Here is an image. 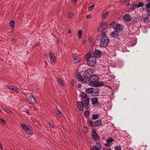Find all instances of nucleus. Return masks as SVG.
<instances>
[{
    "label": "nucleus",
    "instance_id": "nucleus-58",
    "mask_svg": "<svg viewBox=\"0 0 150 150\" xmlns=\"http://www.w3.org/2000/svg\"><path fill=\"white\" fill-rule=\"evenodd\" d=\"M61 47H59L58 48V49L59 50H61Z\"/></svg>",
    "mask_w": 150,
    "mask_h": 150
},
{
    "label": "nucleus",
    "instance_id": "nucleus-29",
    "mask_svg": "<svg viewBox=\"0 0 150 150\" xmlns=\"http://www.w3.org/2000/svg\"><path fill=\"white\" fill-rule=\"evenodd\" d=\"M10 26L12 28H13L14 27L15 25V22L13 21H11L10 22Z\"/></svg>",
    "mask_w": 150,
    "mask_h": 150
},
{
    "label": "nucleus",
    "instance_id": "nucleus-57",
    "mask_svg": "<svg viewBox=\"0 0 150 150\" xmlns=\"http://www.w3.org/2000/svg\"><path fill=\"white\" fill-rule=\"evenodd\" d=\"M78 0H73L74 2H75L77 1Z\"/></svg>",
    "mask_w": 150,
    "mask_h": 150
},
{
    "label": "nucleus",
    "instance_id": "nucleus-47",
    "mask_svg": "<svg viewBox=\"0 0 150 150\" xmlns=\"http://www.w3.org/2000/svg\"><path fill=\"white\" fill-rule=\"evenodd\" d=\"M92 17V15L91 14H89L88 15H87L86 16L87 18H90Z\"/></svg>",
    "mask_w": 150,
    "mask_h": 150
},
{
    "label": "nucleus",
    "instance_id": "nucleus-49",
    "mask_svg": "<svg viewBox=\"0 0 150 150\" xmlns=\"http://www.w3.org/2000/svg\"><path fill=\"white\" fill-rule=\"evenodd\" d=\"M0 150H3L2 145L1 143H0Z\"/></svg>",
    "mask_w": 150,
    "mask_h": 150
},
{
    "label": "nucleus",
    "instance_id": "nucleus-21",
    "mask_svg": "<svg viewBox=\"0 0 150 150\" xmlns=\"http://www.w3.org/2000/svg\"><path fill=\"white\" fill-rule=\"evenodd\" d=\"M91 102L92 104L94 105L97 104L98 102L97 98H93L91 99Z\"/></svg>",
    "mask_w": 150,
    "mask_h": 150
},
{
    "label": "nucleus",
    "instance_id": "nucleus-10",
    "mask_svg": "<svg viewBox=\"0 0 150 150\" xmlns=\"http://www.w3.org/2000/svg\"><path fill=\"white\" fill-rule=\"evenodd\" d=\"M77 106L78 108L81 111H83V107L82 103L81 101H79L77 103Z\"/></svg>",
    "mask_w": 150,
    "mask_h": 150
},
{
    "label": "nucleus",
    "instance_id": "nucleus-19",
    "mask_svg": "<svg viewBox=\"0 0 150 150\" xmlns=\"http://www.w3.org/2000/svg\"><path fill=\"white\" fill-rule=\"evenodd\" d=\"M102 122L101 120L96 121L94 123V127L99 126L102 124Z\"/></svg>",
    "mask_w": 150,
    "mask_h": 150
},
{
    "label": "nucleus",
    "instance_id": "nucleus-60",
    "mask_svg": "<svg viewBox=\"0 0 150 150\" xmlns=\"http://www.w3.org/2000/svg\"><path fill=\"white\" fill-rule=\"evenodd\" d=\"M129 4H130V3H129L128 4H127V6H129Z\"/></svg>",
    "mask_w": 150,
    "mask_h": 150
},
{
    "label": "nucleus",
    "instance_id": "nucleus-62",
    "mask_svg": "<svg viewBox=\"0 0 150 150\" xmlns=\"http://www.w3.org/2000/svg\"><path fill=\"white\" fill-rule=\"evenodd\" d=\"M1 111V109H0V111Z\"/></svg>",
    "mask_w": 150,
    "mask_h": 150
},
{
    "label": "nucleus",
    "instance_id": "nucleus-9",
    "mask_svg": "<svg viewBox=\"0 0 150 150\" xmlns=\"http://www.w3.org/2000/svg\"><path fill=\"white\" fill-rule=\"evenodd\" d=\"M49 55L52 63V64L55 63L56 60V58L55 55L52 52L50 53Z\"/></svg>",
    "mask_w": 150,
    "mask_h": 150
},
{
    "label": "nucleus",
    "instance_id": "nucleus-2",
    "mask_svg": "<svg viewBox=\"0 0 150 150\" xmlns=\"http://www.w3.org/2000/svg\"><path fill=\"white\" fill-rule=\"evenodd\" d=\"M95 77L92 78L94 80L91 82L89 83V85L91 87L101 86L104 85V83L102 81L98 82V75H95Z\"/></svg>",
    "mask_w": 150,
    "mask_h": 150
},
{
    "label": "nucleus",
    "instance_id": "nucleus-31",
    "mask_svg": "<svg viewBox=\"0 0 150 150\" xmlns=\"http://www.w3.org/2000/svg\"><path fill=\"white\" fill-rule=\"evenodd\" d=\"M143 20L145 22L147 23L149 22V18L148 16L145 17Z\"/></svg>",
    "mask_w": 150,
    "mask_h": 150
},
{
    "label": "nucleus",
    "instance_id": "nucleus-25",
    "mask_svg": "<svg viewBox=\"0 0 150 150\" xmlns=\"http://www.w3.org/2000/svg\"><path fill=\"white\" fill-rule=\"evenodd\" d=\"M108 12L106 11L103 14L102 16V18L104 19L108 15Z\"/></svg>",
    "mask_w": 150,
    "mask_h": 150
},
{
    "label": "nucleus",
    "instance_id": "nucleus-26",
    "mask_svg": "<svg viewBox=\"0 0 150 150\" xmlns=\"http://www.w3.org/2000/svg\"><path fill=\"white\" fill-rule=\"evenodd\" d=\"M99 116V115L98 114H97L96 115H93L92 116V118L93 119L96 120L97 118H98Z\"/></svg>",
    "mask_w": 150,
    "mask_h": 150
},
{
    "label": "nucleus",
    "instance_id": "nucleus-22",
    "mask_svg": "<svg viewBox=\"0 0 150 150\" xmlns=\"http://www.w3.org/2000/svg\"><path fill=\"white\" fill-rule=\"evenodd\" d=\"M83 31L81 30H78L77 34L78 38L80 39L82 38Z\"/></svg>",
    "mask_w": 150,
    "mask_h": 150
},
{
    "label": "nucleus",
    "instance_id": "nucleus-36",
    "mask_svg": "<svg viewBox=\"0 0 150 150\" xmlns=\"http://www.w3.org/2000/svg\"><path fill=\"white\" fill-rule=\"evenodd\" d=\"M104 29V28L103 26H100L98 28V30L99 31H101L103 30Z\"/></svg>",
    "mask_w": 150,
    "mask_h": 150
},
{
    "label": "nucleus",
    "instance_id": "nucleus-51",
    "mask_svg": "<svg viewBox=\"0 0 150 150\" xmlns=\"http://www.w3.org/2000/svg\"><path fill=\"white\" fill-rule=\"evenodd\" d=\"M68 34H70L71 33V30L70 29H69L67 32Z\"/></svg>",
    "mask_w": 150,
    "mask_h": 150
},
{
    "label": "nucleus",
    "instance_id": "nucleus-37",
    "mask_svg": "<svg viewBox=\"0 0 150 150\" xmlns=\"http://www.w3.org/2000/svg\"><path fill=\"white\" fill-rule=\"evenodd\" d=\"M84 115L85 117H87L89 115V112L88 111L85 112Z\"/></svg>",
    "mask_w": 150,
    "mask_h": 150
},
{
    "label": "nucleus",
    "instance_id": "nucleus-7",
    "mask_svg": "<svg viewBox=\"0 0 150 150\" xmlns=\"http://www.w3.org/2000/svg\"><path fill=\"white\" fill-rule=\"evenodd\" d=\"M27 100L31 104H34L36 103V100L35 98L30 95H28L27 96Z\"/></svg>",
    "mask_w": 150,
    "mask_h": 150
},
{
    "label": "nucleus",
    "instance_id": "nucleus-14",
    "mask_svg": "<svg viewBox=\"0 0 150 150\" xmlns=\"http://www.w3.org/2000/svg\"><path fill=\"white\" fill-rule=\"evenodd\" d=\"M92 136L93 138L96 140H98L99 138L97 134L95 132H93Z\"/></svg>",
    "mask_w": 150,
    "mask_h": 150
},
{
    "label": "nucleus",
    "instance_id": "nucleus-42",
    "mask_svg": "<svg viewBox=\"0 0 150 150\" xmlns=\"http://www.w3.org/2000/svg\"><path fill=\"white\" fill-rule=\"evenodd\" d=\"M71 83L72 85V86H74V81L73 79H71L70 80Z\"/></svg>",
    "mask_w": 150,
    "mask_h": 150
},
{
    "label": "nucleus",
    "instance_id": "nucleus-12",
    "mask_svg": "<svg viewBox=\"0 0 150 150\" xmlns=\"http://www.w3.org/2000/svg\"><path fill=\"white\" fill-rule=\"evenodd\" d=\"M81 58H74L71 61V62L73 64H76L79 63L81 61Z\"/></svg>",
    "mask_w": 150,
    "mask_h": 150
},
{
    "label": "nucleus",
    "instance_id": "nucleus-20",
    "mask_svg": "<svg viewBox=\"0 0 150 150\" xmlns=\"http://www.w3.org/2000/svg\"><path fill=\"white\" fill-rule=\"evenodd\" d=\"M94 89L93 88H89L86 89V92L88 93H91L93 92Z\"/></svg>",
    "mask_w": 150,
    "mask_h": 150
},
{
    "label": "nucleus",
    "instance_id": "nucleus-18",
    "mask_svg": "<svg viewBox=\"0 0 150 150\" xmlns=\"http://www.w3.org/2000/svg\"><path fill=\"white\" fill-rule=\"evenodd\" d=\"M89 103V98H86L84 100V105L87 106Z\"/></svg>",
    "mask_w": 150,
    "mask_h": 150
},
{
    "label": "nucleus",
    "instance_id": "nucleus-53",
    "mask_svg": "<svg viewBox=\"0 0 150 150\" xmlns=\"http://www.w3.org/2000/svg\"><path fill=\"white\" fill-rule=\"evenodd\" d=\"M78 88H81V84H78Z\"/></svg>",
    "mask_w": 150,
    "mask_h": 150
},
{
    "label": "nucleus",
    "instance_id": "nucleus-54",
    "mask_svg": "<svg viewBox=\"0 0 150 150\" xmlns=\"http://www.w3.org/2000/svg\"><path fill=\"white\" fill-rule=\"evenodd\" d=\"M114 22H114V21H113V22H112V23H111L110 24V25H112L114 24Z\"/></svg>",
    "mask_w": 150,
    "mask_h": 150
},
{
    "label": "nucleus",
    "instance_id": "nucleus-39",
    "mask_svg": "<svg viewBox=\"0 0 150 150\" xmlns=\"http://www.w3.org/2000/svg\"><path fill=\"white\" fill-rule=\"evenodd\" d=\"M94 6H95V5H92L91 6H90L89 7H88V10L89 11H90L94 7Z\"/></svg>",
    "mask_w": 150,
    "mask_h": 150
},
{
    "label": "nucleus",
    "instance_id": "nucleus-52",
    "mask_svg": "<svg viewBox=\"0 0 150 150\" xmlns=\"http://www.w3.org/2000/svg\"><path fill=\"white\" fill-rule=\"evenodd\" d=\"M86 42H87L86 41V40H84L83 41V45H84V43H86Z\"/></svg>",
    "mask_w": 150,
    "mask_h": 150
},
{
    "label": "nucleus",
    "instance_id": "nucleus-43",
    "mask_svg": "<svg viewBox=\"0 0 150 150\" xmlns=\"http://www.w3.org/2000/svg\"><path fill=\"white\" fill-rule=\"evenodd\" d=\"M11 41L13 43L15 42H16L15 39L13 38H11Z\"/></svg>",
    "mask_w": 150,
    "mask_h": 150
},
{
    "label": "nucleus",
    "instance_id": "nucleus-55",
    "mask_svg": "<svg viewBox=\"0 0 150 150\" xmlns=\"http://www.w3.org/2000/svg\"><path fill=\"white\" fill-rule=\"evenodd\" d=\"M72 55H73V56L74 57H75L76 56V54H72Z\"/></svg>",
    "mask_w": 150,
    "mask_h": 150
},
{
    "label": "nucleus",
    "instance_id": "nucleus-1",
    "mask_svg": "<svg viewBox=\"0 0 150 150\" xmlns=\"http://www.w3.org/2000/svg\"><path fill=\"white\" fill-rule=\"evenodd\" d=\"M85 58L87 60V63L89 66L93 67L95 65L96 63V59L92 55L91 53H88L85 56Z\"/></svg>",
    "mask_w": 150,
    "mask_h": 150
},
{
    "label": "nucleus",
    "instance_id": "nucleus-13",
    "mask_svg": "<svg viewBox=\"0 0 150 150\" xmlns=\"http://www.w3.org/2000/svg\"><path fill=\"white\" fill-rule=\"evenodd\" d=\"M6 88L11 90L14 91L16 93H18V91L17 89L14 86H6Z\"/></svg>",
    "mask_w": 150,
    "mask_h": 150
},
{
    "label": "nucleus",
    "instance_id": "nucleus-50",
    "mask_svg": "<svg viewBox=\"0 0 150 150\" xmlns=\"http://www.w3.org/2000/svg\"><path fill=\"white\" fill-rule=\"evenodd\" d=\"M127 0H120V1L123 3H125Z\"/></svg>",
    "mask_w": 150,
    "mask_h": 150
},
{
    "label": "nucleus",
    "instance_id": "nucleus-27",
    "mask_svg": "<svg viewBox=\"0 0 150 150\" xmlns=\"http://www.w3.org/2000/svg\"><path fill=\"white\" fill-rule=\"evenodd\" d=\"M107 24L108 23L107 22L103 21L101 22H100L99 24V25L100 26H103L107 25Z\"/></svg>",
    "mask_w": 150,
    "mask_h": 150
},
{
    "label": "nucleus",
    "instance_id": "nucleus-48",
    "mask_svg": "<svg viewBox=\"0 0 150 150\" xmlns=\"http://www.w3.org/2000/svg\"><path fill=\"white\" fill-rule=\"evenodd\" d=\"M132 22L133 23H137V19H133L132 21Z\"/></svg>",
    "mask_w": 150,
    "mask_h": 150
},
{
    "label": "nucleus",
    "instance_id": "nucleus-5",
    "mask_svg": "<svg viewBox=\"0 0 150 150\" xmlns=\"http://www.w3.org/2000/svg\"><path fill=\"white\" fill-rule=\"evenodd\" d=\"M21 126L23 129L28 134L31 135L33 134L32 129L31 127L24 123L21 124Z\"/></svg>",
    "mask_w": 150,
    "mask_h": 150
},
{
    "label": "nucleus",
    "instance_id": "nucleus-45",
    "mask_svg": "<svg viewBox=\"0 0 150 150\" xmlns=\"http://www.w3.org/2000/svg\"><path fill=\"white\" fill-rule=\"evenodd\" d=\"M146 11L148 15L150 17V8L149 9H147Z\"/></svg>",
    "mask_w": 150,
    "mask_h": 150
},
{
    "label": "nucleus",
    "instance_id": "nucleus-15",
    "mask_svg": "<svg viewBox=\"0 0 150 150\" xmlns=\"http://www.w3.org/2000/svg\"><path fill=\"white\" fill-rule=\"evenodd\" d=\"M113 141L114 140L112 138H110L107 139L106 140L107 143L105 144V145L106 146H109L110 145L109 144Z\"/></svg>",
    "mask_w": 150,
    "mask_h": 150
},
{
    "label": "nucleus",
    "instance_id": "nucleus-33",
    "mask_svg": "<svg viewBox=\"0 0 150 150\" xmlns=\"http://www.w3.org/2000/svg\"><path fill=\"white\" fill-rule=\"evenodd\" d=\"M68 16L69 18L72 19L74 17V14L71 13H69Z\"/></svg>",
    "mask_w": 150,
    "mask_h": 150
},
{
    "label": "nucleus",
    "instance_id": "nucleus-46",
    "mask_svg": "<svg viewBox=\"0 0 150 150\" xmlns=\"http://www.w3.org/2000/svg\"><path fill=\"white\" fill-rule=\"evenodd\" d=\"M6 111L8 113H12V112L9 110L8 109H7L6 110Z\"/></svg>",
    "mask_w": 150,
    "mask_h": 150
},
{
    "label": "nucleus",
    "instance_id": "nucleus-40",
    "mask_svg": "<svg viewBox=\"0 0 150 150\" xmlns=\"http://www.w3.org/2000/svg\"><path fill=\"white\" fill-rule=\"evenodd\" d=\"M115 150H121L120 146H117L115 147Z\"/></svg>",
    "mask_w": 150,
    "mask_h": 150
},
{
    "label": "nucleus",
    "instance_id": "nucleus-32",
    "mask_svg": "<svg viewBox=\"0 0 150 150\" xmlns=\"http://www.w3.org/2000/svg\"><path fill=\"white\" fill-rule=\"evenodd\" d=\"M136 8H137V6L136 4L133 5L132 7L130 8V11H132L134 10Z\"/></svg>",
    "mask_w": 150,
    "mask_h": 150
},
{
    "label": "nucleus",
    "instance_id": "nucleus-6",
    "mask_svg": "<svg viewBox=\"0 0 150 150\" xmlns=\"http://www.w3.org/2000/svg\"><path fill=\"white\" fill-rule=\"evenodd\" d=\"M102 145L100 143H96L95 146H92L91 148V150H102Z\"/></svg>",
    "mask_w": 150,
    "mask_h": 150
},
{
    "label": "nucleus",
    "instance_id": "nucleus-35",
    "mask_svg": "<svg viewBox=\"0 0 150 150\" xmlns=\"http://www.w3.org/2000/svg\"><path fill=\"white\" fill-rule=\"evenodd\" d=\"M146 8L147 9H148L150 8V2H149L147 4H146Z\"/></svg>",
    "mask_w": 150,
    "mask_h": 150
},
{
    "label": "nucleus",
    "instance_id": "nucleus-23",
    "mask_svg": "<svg viewBox=\"0 0 150 150\" xmlns=\"http://www.w3.org/2000/svg\"><path fill=\"white\" fill-rule=\"evenodd\" d=\"M115 30H120L121 29V27L120 25V24L118 23L116 24L115 28Z\"/></svg>",
    "mask_w": 150,
    "mask_h": 150
},
{
    "label": "nucleus",
    "instance_id": "nucleus-3",
    "mask_svg": "<svg viewBox=\"0 0 150 150\" xmlns=\"http://www.w3.org/2000/svg\"><path fill=\"white\" fill-rule=\"evenodd\" d=\"M100 45L102 47H107L109 42V40L108 37L105 35H100Z\"/></svg>",
    "mask_w": 150,
    "mask_h": 150
},
{
    "label": "nucleus",
    "instance_id": "nucleus-24",
    "mask_svg": "<svg viewBox=\"0 0 150 150\" xmlns=\"http://www.w3.org/2000/svg\"><path fill=\"white\" fill-rule=\"evenodd\" d=\"M58 80L59 83L62 86H65V83L63 80L59 78L58 79Z\"/></svg>",
    "mask_w": 150,
    "mask_h": 150
},
{
    "label": "nucleus",
    "instance_id": "nucleus-56",
    "mask_svg": "<svg viewBox=\"0 0 150 150\" xmlns=\"http://www.w3.org/2000/svg\"><path fill=\"white\" fill-rule=\"evenodd\" d=\"M91 38H89L88 39V41L89 42H91Z\"/></svg>",
    "mask_w": 150,
    "mask_h": 150
},
{
    "label": "nucleus",
    "instance_id": "nucleus-44",
    "mask_svg": "<svg viewBox=\"0 0 150 150\" xmlns=\"http://www.w3.org/2000/svg\"><path fill=\"white\" fill-rule=\"evenodd\" d=\"M49 124L51 127H53L54 125L52 122H49Z\"/></svg>",
    "mask_w": 150,
    "mask_h": 150
},
{
    "label": "nucleus",
    "instance_id": "nucleus-38",
    "mask_svg": "<svg viewBox=\"0 0 150 150\" xmlns=\"http://www.w3.org/2000/svg\"><path fill=\"white\" fill-rule=\"evenodd\" d=\"M57 115L59 117H61L62 115L60 112L58 110H57Z\"/></svg>",
    "mask_w": 150,
    "mask_h": 150
},
{
    "label": "nucleus",
    "instance_id": "nucleus-59",
    "mask_svg": "<svg viewBox=\"0 0 150 150\" xmlns=\"http://www.w3.org/2000/svg\"><path fill=\"white\" fill-rule=\"evenodd\" d=\"M107 150H111L110 149V148H108V149Z\"/></svg>",
    "mask_w": 150,
    "mask_h": 150
},
{
    "label": "nucleus",
    "instance_id": "nucleus-16",
    "mask_svg": "<svg viewBox=\"0 0 150 150\" xmlns=\"http://www.w3.org/2000/svg\"><path fill=\"white\" fill-rule=\"evenodd\" d=\"M76 77L78 78V79L80 81L82 82L84 81L83 79V78H82L79 73L78 72L76 73Z\"/></svg>",
    "mask_w": 150,
    "mask_h": 150
},
{
    "label": "nucleus",
    "instance_id": "nucleus-8",
    "mask_svg": "<svg viewBox=\"0 0 150 150\" xmlns=\"http://www.w3.org/2000/svg\"><path fill=\"white\" fill-rule=\"evenodd\" d=\"M93 54L95 57H99L102 54L101 51L99 50H96L93 53Z\"/></svg>",
    "mask_w": 150,
    "mask_h": 150
},
{
    "label": "nucleus",
    "instance_id": "nucleus-11",
    "mask_svg": "<svg viewBox=\"0 0 150 150\" xmlns=\"http://www.w3.org/2000/svg\"><path fill=\"white\" fill-rule=\"evenodd\" d=\"M123 19L125 21L128 22L131 20V18L129 15L127 14L123 16Z\"/></svg>",
    "mask_w": 150,
    "mask_h": 150
},
{
    "label": "nucleus",
    "instance_id": "nucleus-28",
    "mask_svg": "<svg viewBox=\"0 0 150 150\" xmlns=\"http://www.w3.org/2000/svg\"><path fill=\"white\" fill-rule=\"evenodd\" d=\"M144 5V3L142 2H140L138 3L137 5V8H138Z\"/></svg>",
    "mask_w": 150,
    "mask_h": 150
},
{
    "label": "nucleus",
    "instance_id": "nucleus-41",
    "mask_svg": "<svg viewBox=\"0 0 150 150\" xmlns=\"http://www.w3.org/2000/svg\"><path fill=\"white\" fill-rule=\"evenodd\" d=\"M0 122L1 123L3 124H4L6 122V121L4 120L0 119Z\"/></svg>",
    "mask_w": 150,
    "mask_h": 150
},
{
    "label": "nucleus",
    "instance_id": "nucleus-4",
    "mask_svg": "<svg viewBox=\"0 0 150 150\" xmlns=\"http://www.w3.org/2000/svg\"><path fill=\"white\" fill-rule=\"evenodd\" d=\"M95 71L92 68L88 69L85 71L84 74L87 76L89 78H93L95 77V75H97L94 74Z\"/></svg>",
    "mask_w": 150,
    "mask_h": 150
},
{
    "label": "nucleus",
    "instance_id": "nucleus-17",
    "mask_svg": "<svg viewBox=\"0 0 150 150\" xmlns=\"http://www.w3.org/2000/svg\"><path fill=\"white\" fill-rule=\"evenodd\" d=\"M110 35L113 38H116L118 35V30H115V31L112 32Z\"/></svg>",
    "mask_w": 150,
    "mask_h": 150
},
{
    "label": "nucleus",
    "instance_id": "nucleus-61",
    "mask_svg": "<svg viewBox=\"0 0 150 150\" xmlns=\"http://www.w3.org/2000/svg\"><path fill=\"white\" fill-rule=\"evenodd\" d=\"M84 128H85L86 129H87V127H84Z\"/></svg>",
    "mask_w": 150,
    "mask_h": 150
},
{
    "label": "nucleus",
    "instance_id": "nucleus-34",
    "mask_svg": "<svg viewBox=\"0 0 150 150\" xmlns=\"http://www.w3.org/2000/svg\"><path fill=\"white\" fill-rule=\"evenodd\" d=\"M89 123L90 126L94 127V123H93V122L90 120L89 121Z\"/></svg>",
    "mask_w": 150,
    "mask_h": 150
},
{
    "label": "nucleus",
    "instance_id": "nucleus-30",
    "mask_svg": "<svg viewBox=\"0 0 150 150\" xmlns=\"http://www.w3.org/2000/svg\"><path fill=\"white\" fill-rule=\"evenodd\" d=\"M81 96L84 98H86L87 95L86 94L84 93H80Z\"/></svg>",
    "mask_w": 150,
    "mask_h": 150
}]
</instances>
